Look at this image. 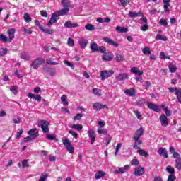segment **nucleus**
I'll return each instance as SVG.
<instances>
[{
    "label": "nucleus",
    "mask_w": 181,
    "mask_h": 181,
    "mask_svg": "<svg viewBox=\"0 0 181 181\" xmlns=\"http://www.w3.org/2000/svg\"><path fill=\"white\" fill-rule=\"evenodd\" d=\"M170 153L173 155L174 159H175V168L178 169V170H181V157L179 153L175 151V148L170 147Z\"/></svg>",
    "instance_id": "nucleus-1"
},
{
    "label": "nucleus",
    "mask_w": 181,
    "mask_h": 181,
    "mask_svg": "<svg viewBox=\"0 0 181 181\" xmlns=\"http://www.w3.org/2000/svg\"><path fill=\"white\" fill-rule=\"evenodd\" d=\"M43 63H45V59L43 58H37L32 62L30 67H33V70H37L39 66H42Z\"/></svg>",
    "instance_id": "nucleus-2"
},
{
    "label": "nucleus",
    "mask_w": 181,
    "mask_h": 181,
    "mask_svg": "<svg viewBox=\"0 0 181 181\" xmlns=\"http://www.w3.org/2000/svg\"><path fill=\"white\" fill-rule=\"evenodd\" d=\"M62 144L66 148V151H68L69 153H74V147L71 145V142L69 139H62Z\"/></svg>",
    "instance_id": "nucleus-3"
},
{
    "label": "nucleus",
    "mask_w": 181,
    "mask_h": 181,
    "mask_svg": "<svg viewBox=\"0 0 181 181\" xmlns=\"http://www.w3.org/2000/svg\"><path fill=\"white\" fill-rule=\"evenodd\" d=\"M38 127H40V128H42L44 134H49V132H50V129H49V122L46 120H41L39 122Z\"/></svg>",
    "instance_id": "nucleus-4"
},
{
    "label": "nucleus",
    "mask_w": 181,
    "mask_h": 181,
    "mask_svg": "<svg viewBox=\"0 0 181 181\" xmlns=\"http://www.w3.org/2000/svg\"><path fill=\"white\" fill-rule=\"evenodd\" d=\"M168 90L170 93H175V95L177 101L180 104H181V88L177 89V88H169Z\"/></svg>",
    "instance_id": "nucleus-5"
},
{
    "label": "nucleus",
    "mask_w": 181,
    "mask_h": 181,
    "mask_svg": "<svg viewBox=\"0 0 181 181\" xmlns=\"http://www.w3.org/2000/svg\"><path fill=\"white\" fill-rule=\"evenodd\" d=\"M114 74V71H102L100 72L101 80H107L109 77H111Z\"/></svg>",
    "instance_id": "nucleus-6"
},
{
    "label": "nucleus",
    "mask_w": 181,
    "mask_h": 181,
    "mask_svg": "<svg viewBox=\"0 0 181 181\" xmlns=\"http://www.w3.org/2000/svg\"><path fill=\"white\" fill-rule=\"evenodd\" d=\"M129 170V165H126L124 167H119L115 170V173L116 175H122V173H125V172H128Z\"/></svg>",
    "instance_id": "nucleus-7"
},
{
    "label": "nucleus",
    "mask_w": 181,
    "mask_h": 181,
    "mask_svg": "<svg viewBox=\"0 0 181 181\" xmlns=\"http://www.w3.org/2000/svg\"><path fill=\"white\" fill-rule=\"evenodd\" d=\"M57 18H59V16L57 14V13H56V11L52 14L50 20L49 21L48 23H47V26H49V28H50V26H52V25H53V23H57Z\"/></svg>",
    "instance_id": "nucleus-8"
},
{
    "label": "nucleus",
    "mask_w": 181,
    "mask_h": 181,
    "mask_svg": "<svg viewBox=\"0 0 181 181\" xmlns=\"http://www.w3.org/2000/svg\"><path fill=\"white\" fill-rule=\"evenodd\" d=\"M93 110H96V111H101V110H104L105 108L106 110H108V106L103 105L100 103H95L93 104Z\"/></svg>",
    "instance_id": "nucleus-9"
},
{
    "label": "nucleus",
    "mask_w": 181,
    "mask_h": 181,
    "mask_svg": "<svg viewBox=\"0 0 181 181\" xmlns=\"http://www.w3.org/2000/svg\"><path fill=\"white\" fill-rule=\"evenodd\" d=\"M116 81H124L125 80H128L129 78V75L127 73L119 74L116 76Z\"/></svg>",
    "instance_id": "nucleus-10"
},
{
    "label": "nucleus",
    "mask_w": 181,
    "mask_h": 181,
    "mask_svg": "<svg viewBox=\"0 0 181 181\" xmlns=\"http://www.w3.org/2000/svg\"><path fill=\"white\" fill-rule=\"evenodd\" d=\"M146 105L149 110H152L155 112H159L160 111V107L158 105L153 104L151 102H146Z\"/></svg>",
    "instance_id": "nucleus-11"
},
{
    "label": "nucleus",
    "mask_w": 181,
    "mask_h": 181,
    "mask_svg": "<svg viewBox=\"0 0 181 181\" xmlns=\"http://www.w3.org/2000/svg\"><path fill=\"white\" fill-rule=\"evenodd\" d=\"M134 143L133 144V149H141L142 145V139H138L137 137L134 138Z\"/></svg>",
    "instance_id": "nucleus-12"
},
{
    "label": "nucleus",
    "mask_w": 181,
    "mask_h": 181,
    "mask_svg": "<svg viewBox=\"0 0 181 181\" xmlns=\"http://www.w3.org/2000/svg\"><path fill=\"white\" fill-rule=\"evenodd\" d=\"M160 122L162 127H168L169 125V120L168 119V117L165 115H161L160 116Z\"/></svg>",
    "instance_id": "nucleus-13"
},
{
    "label": "nucleus",
    "mask_w": 181,
    "mask_h": 181,
    "mask_svg": "<svg viewBox=\"0 0 181 181\" xmlns=\"http://www.w3.org/2000/svg\"><path fill=\"white\" fill-rule=\"evenodd\" d=\"M90 50L92 52H100V53H105L106 49L104 46L99 47L98 46H90Z\"/></svg>",
    "instance_id": "nucleus-14"
},
{
    "label": "nucleus",
    "mask_w": 181,
    "mask_h": 181,
    "mask_svg": "<svg viewBox=\"0 0 181 181\" xmlns=\"http://www.w3.org/2000/svg\"><path fill=\"white\" fill-rule=\"evenodd\" d=\"M103 60L104 62H111L114 59V56L111 54V52H105L103 56H102Z\"/></svg>",
    "instance_id": "nucleus-15"
},
{
    "label": "nucleus",
    "mask_w": 181,
    "mask_h": 181,
    "mask_svg": "<svg viewBox=\"0 0 181 181\" xmlns=\"http://www.w3.org/2000/svg\"><path fill=\"white\" fill-rule=\"evenodd\" d=\"M157 152L160 156H162L165 159H168V151L165 148H160Z\"/></svg>",
    "instance_id": "nucleus-16"
},
{
    "label": "nucleus",
    "mask_w": 181,
    "mask_h": 181,
    "mask_svg": "<svg viewBox=\"0 0 181 181\" xmlns=\"http://www.w3.org/2000/svg\"><path fill=\"white\" fill-rule=\"evenodd\" d=\"M145 173V169L142 166H139L134 170L135 176H142Z\"/></svg>",
    "instance_id": "nucleus-17"
},
{
    "label": "nucleus",
    "mask_w": 181,
    "mask_h": 181,
    "mask_svg": "<svg viewBox=\"0 0 181 181\" xmlns=\"http://www.w3.org/2000/svg\"><path fill=\"white\" fill-rule=\"evenodd\" d=\"M88 134L89 138L90 139V144L91 145L94 144V142H95V133L93 129H90L88 132Z\"/></svg>",
    "instance_id": "nucleus-18"
},
{
    "label": "nucleus",
    "mask_w": 181,
    "mask_h": 181,
    "mask_svg": "<svg viewBox=\"0 0 181 181\" xmlns=\"http://www.w3.org/2000/svg\"><path fill=\"white\" fill-rule=\"evenodd\" d=\"M7 33L8 35V42H11L15 39V29L11 28L8 30Z\"/></svg>",
    "instance_id": "nucleus-19"
},
{
    "label": "nucleus",
    "mask_w": 181,
    "mask_h": 181,
    "mask_svg": "<svg viewBox=\"0 0 181 181\" xmlns=\"http://www.w3.org/2000/svg\"><path fill=\"white\" fill-rule=\"evenodd\" d=\"M39 136V132H35L33 134H31V136H28L25 138H24V142H29L30 141H33V139H35Z\"/></svg>",
    "instance_id": "nucleus-20"
},
{
    "label": "nucleus",
    "mask_w": 181,
    "mask_h": 181,
    "mask_svg": "<svg viewBox=\"0 0 181 181\" xmlns=\"http://www.w3.org/2000/svg\"><path fill=\"white\" fill-rule=\"evenodd\" d=\"M129 18H132V19H134L135 18H138V16H144V14H142V12L139 11V12H132L129 11L128 13Z\"/></svg>",
    "instance_id": "nucleus-21"
},
{
    "label": "nucleus",
    "mask_w": 181,
    "mask_h": 181,
    "mask_svg": "<svg viewBox=\"0 0 181 181\" xmlns=\"http://www.w3.org/2000/svg\"><path fill=\"white\" fill-rule=\"evenodd\" d=\"M64 28H68L69 29H74V28H77V26H78V24L71 23V21H68L64 23Z\"/></svg>",
    "instance_id": "nucleus-22"
},
{
    "label": "nucleus",
    "mask_w": 181,
    "mask_h": 181,
    "mask_svg": "<svg viewBox=\"0 0 181 181\" xmlns=\"http://www.w3.org/2000/svg\"><path fill=\"white\" fill-rule=\"evenodd\" d=\"M130 71L136 76H142L144 74V71H140L138 67H132L130 69Z\"/></svg>",
    "instance_id": "nucleus-23"
},
{
    "label": "nucleus",
    "mask_w": 181,
    "mask_h": 181,
    "mask_svg": "<svg viewBox=\"0 0 181 181\" xmlns=\"http://www.w3.org/2000/svg\"><path fill=\"white\" fill-rule=\"evenodd\" d=\"M124 93L126 95H129V97H134V95L136 94V91L134 89V88H132L130 89L124 90Z\"/></svg>",
    "instance_id": "nucleus-24"
},
{
    "label": "nucleus",
    "mask_w": 181,
    "mask_h": 181,
    "mask_svg": "<svg viewBox=\"0 0 181 181\" xmlns=\"http://www.w3.org/2000/svg\"><path fill=\"white\" fill-rule=\"evenodd\" d=\"M69 8H62V10L59 11H55L57 15H58V16H64V15H67V13H69Z\"/></svg>",
    "instance_id": "nucleus-25"
},
{
    "label": "nucleus",
    "mask_w": 181,
    "mask_h": 181,
    "mask_svg": "<svg viewBox=\"0 0 181 181\" xmlns=\"http://www.w3.org/2000/svg\"><path fill=\"white\" fill-rule=\"evenodd\" d=\"M144 135V128L141 127L136 131L133 138L141 139V136Z\"/></svg>",
    "instance_id": "nucleus-26"
},
{
    "label": "nucleus",
    "mask_w": 181,
    "mask_h": 181,
    "mask_svg": "<svg viewBox=\"0 0 181 181\" xmlns=\"http://www.w3.org/2000/svg\"><path fill=\"white\" fill-rule=\"evenodd\" d=\"M103 41L107 43L108 45H110L111 46H118V43L115 42V41L107 37H103Z\"/></svg>",
    "instance_id": "nucleus-27"
},
{
    "label": "nucleus",
    "mask_w": 181,
    "mask_h": 181,
    "mask_svg": "<svg viewBox=\"0 0 181 181\" xmlns=\"http://www.w3.org/2000/svg\"><path fill=\"white\" fill-rule=\"evenodd\" d=\"M105 175V173H104L103 171H98L95 175V180H98V179H101L102 177H104V176Z\"/></svg>",
    "instance_id": "nucleus-28"
},
{
    "label": "nucleus",
    "mask_w": 181,
    "mask_h": 181,
    "mask_svg": "<svg viewBox=\"0 0 181 181\" xmlns=\"http://www.w3.org/2000/svg\"><path fill=\"white\" fill-rule=\"evenodd\" d=\"M137 153H139L140 156H144V158H148V156H149V154H148V152L141 148H139Z\"/></svg>",
    "instance_id": "nucleus-29"
},
{
    "label": "nucleus",
    "mask_w": 181,
    "mask_h": 181,
    "mask_svg": "<svg viewBox=\"0 0 181 181\" xmlns=\"http://www.w3.org/2000/svg\"><path fill=\"white\" fill-rule=\"evenodd\" d=\"M62 6L64 8H67L69 10H70V1L69 0H62Z\"/></svg>",
    "instance_id": "nucleus-30"
},
{
    "label": "nucleus",
    "mask_w": 181,
    "mask_h": 181,
    "mask_svg": "<svg viewBox=\"0 0 181 181\" xmlns=\"http://www.w3.org/2000/svg\"><path fill=\"white\" fill-rule=\"evenodd\" d=\"M72 129H76V131H83V124H74L71 126Z\"/></svg>",
    "instance_id": "nucleus-31"
},
{
    "label": "nucleus",
    "mask_w": 181,
    "mask_h": 181,
    "mask_svg": "<svg viewBox=\"0 0 181 181\" xmlns=\"http://www.w3.org/2000/svg\"><path fill=\"white\" fill-rule=\"evenodd\" d=\"M168 69L170 70V73H175L176 70H177L176 65L173 64V63L169 64Z\"/></svg>",
    "instance_id": "nucleus-32"
},
{
    "label": "nucleus",
    "mask_w": 181,
    "mask_h": 181,
    "mask_svg": "<svg viewBox=\"0 0 181 181\" xmlns=\"http://www.w3.org/2000/svg\"><path fill=\"white\" fill-rule=\"evenodd\" d=\"M116 30L120 33H127V32H128V28L125 27L117 26Z\"/></svg>",
    "instance_id": "nucleus-33"
},
{
    "label": "nucleus",
    "mask_w": 181,
    "mask_h": 181,
    "mask_svg": "<svg viewBox=\"0 0 181 181\" xmlns=\"http://www.w3.org/2000/svg\"><path fill=\"white\" fill-rule=\"evenodd\" d=\"M97 132H98V134H99L100 135H107V134H108V130H107V129H104V128H99V129H98Z\"/></svg>",
    "instance_id": "nucleus-34"
},
{
    "label": "nucleus",
    "mask_w": 181,
    "mask_h": 181,
    "mask_svg": "<svg viewBox=\"0 0 181 181\" xmlns=\"http://www.w3.org/2000/svg\"><path fill=\"white\" fill-rule=\"evenodd\" d=\"M85 29H86V30H88L89 32H93V30H95V27H94L93 24H87L85 26Z\"/></svg>",
    "instance_id": "nucleus-35"
},
{
    "label": "nucleus",
    "mask_w": 181,
    "mask_h": 181,
    "mask_svg": "<svg viewBox=\"0 0 181 181\" xmlns=\"http://www.w3.org/2000/svg\"><path fill=\"white\" fill-rule=\"evenodd\" d=\"M88 43V40L86 38H81L79 40V45L80 46H87V44Z\"/></svg>",
    "instance_id": "nucleus-36"
},
{
    "label": "nucleus",
    "mask_w": 181,
    "mask_h": 181,
    "mask_svg": "<svg viewBox=\"0 0 181 181\" xmlns=\"http://www.w3.org/2000/svg\"><path fill=\"white\" fill-rule=\"evenodd\" d=\"M61 101L64 105H69V102H67V96L66 95H63L61 97Z\"/></svg>",
    "instance_id": "nucleus-37"
},
{
    "label": "nucleus",
    "mask_w": 181,
    "mask_h": 181,
    "mask_svg": "<svg viewBox=\"0 0 181 181\" xmlns=\"http://www.w3.org/2000/svg\"><path fill=\"white\" fill-rule=\"evenodd\" d=\"M40 30L42 32H45V33H46L47 35H52V33H53V29L49 30V29L45 28L43 27H40Z\"/></svg>",
    "instance_id": "nucleus-38"
},
{
    "label": "nucleus",
    "mask_w": 181,
    "mask_h": 181,
    "mask_svg": "<svg viewBox=\"0 0 181 181\" xmlns=\"http://www.w3.org/2000/svg\"><path fill=\"white\" fill-rule=\"evenodd\" d=\"M24 21L26 23H29L32 21V18H30V16L28 13H24Z\"/></svg>",
    "instance_id": "nucleus-39"
},
{
    "label": "nucleus",
    "mask_w": 181,
    "mask_h": 181,
    "mask_svg": "<svg viewBox=\"0 0 181 181\" xmlns=\"http://www.w3.org/2000/svg\"><path fill=\"white\" fill-rule=\"evenodd\" d=\"M160 57L163 60H170V57L166 56V54H165V52H160Z\"/></svg>",
    "instance_id": "nucleus-40"
},
{
    "label": "nucleus",
    "mask_w": 181,
    "mask_h": 181,
    "mask_svg": "<svg viewBox=\"0 0 181 181\" xmlns=\"http://www.w3.org/2000/svg\"><path fill=\"white\" fill-rule=\"evenodd\" d=\"M133 112L135 114V115L138 118V119H140V121H142V119H144V117L139 113V111H138V110H133Z\"/></svg>",
    "instance_id": "nucleus-41"
},
{
    "label": "nucleus",
    "mask_w": 181,
    "mask_h": 181,
    "mask_svg": "<svg viewBox=\"0 0 181 181\" xmlns=\"http://www.w3.org/2000/svg\"><path fill=\"white\" fill-rule=\"evenodd\" d=\"M0 42H9V40L8 39V37L6 35H4V34L0 35Z\"/></svg>",
    "instance_id": "nucleus-42"
},
{
    "label": "nucleus",
    "mask_w": 181,
    "mask_h": 181,
    "mask_svg": "<svg viewBox=\"0 0 181 181\" xmlns=\"http://www.w3.org/2000/svg\"><path fill=\"white\" fill-rule=\"evenodd\" d=\"M166 170L170 175H175V168H172L171 166H168L166 168Z\"/></svg>",
    "instance_id": "nucleus-43"
},
{
    "label": "nucleus",
    "mask_w": 181,
    "mask_h": 181,
    "mask_svg": "<svg viewBox=\"0 0 181 181\" xmlns=\"http://www.w3.org/2000/svg\"><path fill=\"white\" fill-rule=\"evenodd\" d=\"M47 71L52 76V77L56 76V71L52 70L50 67L47 68Z\"/></svg>",
    "instance_id": "nucleus-44"
},
{
    "label": "nucleus",
    "mask_w": 181,
    "mask_h": 181,
    "mask_svg": "<svg viewBox=\"0 0 181 181\" xmlns=\"http://www.w3.org/2000/svg\"><path fill=\"white\" fill-rule=\"evenodd\" d=\"M143 54L145 55H149L151 54V49L149 47H146L143 49Z\"/></svg>",
    "instance_id": "nucleus-45"
},
{
    "label": "nucleus",
    "mask_w": 181,
    "mask_h": 181,
    "mask_svg": "<svg viewBox=\"0 0 181 181\" xmlns=\"http://www.w3.org/2000/svg\"><path fill=\"white\" fill-rule=\"evenodd\" d=\"M6 53H8L7 48H0V56H6Z\"/></svg>",
    "instance_id": "nucleus-46"
},
{
    "label": "nucleus",
    "mask_w": 181,
    "mask_h": 181,
    "mask_svg": "<svg viewBox=\"0 0 181 181\" xmlns=\"http://www.w3.org/2000/svg\"><path fill=\"white\" fill-rule=\"evenodd\" d=\"M47 139H49V141H54L56 139V136L54 134H47Z\"/></svg>",
    "instance_id": "nucleus-47"
},
{
    "label": "nucleus",
    "mask_w": 181,
    "mask_h": 181,
    "mask_svg": "<svg viewBox=\"0 0 181 181\" xmlns=\"http://www.w3.org/2000/svg\"><path fill=\"white\" fill-rule=\"evenodd\" d=\"M22 134H23V130L18 129L17 132V134L16 135V139H19V138H21V136H22Z\"/></svg>",
    "instance_id": "nucleus-48"
},
{
    "label": "nucleus",
    "mask_w": 181,
    "mask_h": 181,
    "mask_svg": "<svg viewBox=\"0 0 181 181\" xmlns=\"http://www.w3.org/2000/svg\"><path fill=\"white\" fill-rule=\"evenodd\" d=\"M175 180H176V176L175 175V174H170L168 175V178L167 181H175Z\"/></svg>",
    "instance_id": "nucleus-49"
},
{
    "label": "nucleus",
    "mask_w": 181,
    "mask_h": 181,
    "mask_svg": "<svg viewBox=\"0 0 181 181\" xmlns=\"http://www.w3.org/2000/svg\"><path fill=\"white\" fill-rule=\"evenodd\" d=\"M82 117H83V115H81V113H78V114H76V115L74 117V121H80V119H81Z\"/></svg>",
    "instance_id": "nucleus-50"
},
{
    "label": "nucleus",
    "mask_w": 181,
    "mask_h": 181,
    "mask_svg": "<svg viewBox=\"0 0 181 181\" xmlns=\"http://www.w3.org/2000/svg\"><path fill=\"white\" fill-rule=\"evenodd\" d=\"M139 165V161L138 159H133L131 162V165L132 166H138Z\"/></svg>",
    "instance_id": "nucleus-51"
},
{
    "label": "nucleus",
    "mask_w": 181,
    "mask_h": 181,
    "mask_svg": "<svg viewBox=\"0 0 181 181\" xmlns=\"http://www.w3.org/2000/svg\"><path fill=\"white\" fill-rule=\"evenodd\" d=\"M47 174H42L38 181H45L47 179Z\"/></svg>",
    "instance_id": "nucleus-52"
},
{
    "label": "nucleus",
    "mask_w": 181,
    "mask_h": 181,
    "mask_svg": "<svg viewBox=\"0 0 181 181\" xmlns=\"http://www.w3.org/2000/svg\"><path fill=\"white\" fill-rule=\"evenodd\" d=\"M21 59H23V60H29V54H26L25 52L21 54Z\"/></svg>",
    "instance_id": "nucleus-53"
},
{
    "label": "nucleus",
    "mask_w": 181,
    "mask_h": 181,
    "mask_svg": "<svg viewBox=\"0 0 181 181\" xmlns=\"http://www.w3.org/2000/svg\"><path fill=\"white\" fill-rule=\"evenodd\" d=\"M69 134L72 135V136H74L75 139H77V138H78V134H77L73 130H69Z\"/></svg>",
    "instance_id": "nucleus-54"
},
{
    "label": "nucleus",
    "mask_w": 181,
    "mask_h": 181,
    "mask_svg": "<svg viewBox=\"0 0 181 181\" xmlns=\"http://www.w3.org/2000/svg\"><path fill=\"white\" fill-rule=\"evenodd\" d=\"M148 29H149V25H148V24H144L141 27V30H142V32H146Z\"/></svg>",
    "instance_id": "nucleus-55"
},
{
    "label": "nucleus",
    "mask_w": 181,
    "mask_h": 181,
    "mask_svg": "<svg viewBox=\"0 0 181 181\" xmlns=\"http://www.w3.org/2000/svg\"><path fill=\"white\" fill-rule=\"evenodd\" d=\"M23 168H29V162L28 160H24L22 161Z\"/></svg>",
    "instance_id": "nucleus-56"
},
{
    "label": "nucleus",
    "mask_w": 181,
    "mask_h": 181,
    "mask_svg": "<svg viewBox=\"0 0 181 181\" xmlns=\"http://www.w3.org/2000/svg\"><path fill=\"white\" fill-rule=\"evenodd\" d=\"M160 25H162L163 26H168V21L163 18L160 20Z\"/></svg>",
    "instance_id": "nucleus-57"
},
{
    "label": "nucleus",
    "mask_w": 181,
    "mask_h": 181,
    "mask_svg": "<svg viewBox=\"0 0 181 181\" xmlns=\"http://www.w3.org/2000/svg\"><path fill=\"white\" fill-rule=\"evenodd\" d=\"M10 91L13 93V94H16L18 93V87L16 86H13L10 88Z\"/></svg>",
    "instance_id": "nucleus-58"
},
{
    "label": "nucleus",
    "mask_w": 181,
    "mask_h": 181,
    "mask_svg": "<svg viewBox=\"0 0 181 181\" xmlns=\"http://www.w3.org/2000/svg\"><path fill=\"white\" fill-rule=\"evenodd\" d=\"M67 45L69 46H74V40L71 38H69L67 40Z\"/></svg>",
    "instance_id": "nucleus-59"
},
{
    "label": "nucleus",
    "mask_w": 181,
    "mask_h": 181,
    "mask_svg": "<svg viewBox=\"0 0 181 181\" xmlns=\"http://www.w3.org/2000/svg\"><path fill=\"white\" fill-rule=\"evenodd\" d=\"M163 110L165 112V115H167V117H170V110H169V109H168V107H163Z\"/></svg>",
    "instance_id": "nucleus-60"
},
{
    "label": "nucleus",
    "mask_w": 181,
    "mask_h": 181,
    "mask_svg": "<svg viewBox=\"0 0 181 181\" xmlns=\"http://www.w3.org/2000/svg\"><path fill=\"white\" fill-rule=\"evenodd\" d=\"M93 93L95 94V95H101V92L98 91V88H93Z\"/></svg>",
    "instance_id": "nucleus-61"
},
{
    "label": "nucleus",
    "mask_w": 181,
    "mask_h": 181,
    "mask_svg": "<svg viewBox=\"0 0 181 181\" xmlns=\"http://www.w3.org/2000/svg\"><path fill=\"white\" fill-rule=\"evenodd\" d=\"M40 15L43 18H47V12L45 10L40 11Z\"/></svg>",
    "instance_id": "nucleus-62"
},
{
    "label": "nucleus",
    "mask_w": 181,
    "mask_h": 181,
    "mask_svg": "<svg viewBox=\"0 0 181 181\" xmlns=\"http://www.w3.org/2000/svg\"><path fill=\"white\" fill-rule=\"evenodd\" d=\"M36 128L35 129H31L30 131L28 132V135H30V136H32V135H33V134H36V132H35L36 131Z\"/></svg>",
    "instance_id": "nucleus-63"
},
{
    "label": "nucleus",
    "mask_w": 181,
    "mask_h": 181,
    "mask_svg": "<svg viewBox=\"0 0 181 181\" xmlns=\"http://www.w3.org/2000/svg\"><path fill=\"white\" fill-rule=\"evenodd\" d=\"M23 31L24 32V33H27L28 35H32V30H28L23 28Z\"/></svg>",
    "instance_id": "nucleus-64"
}]
</instances>
